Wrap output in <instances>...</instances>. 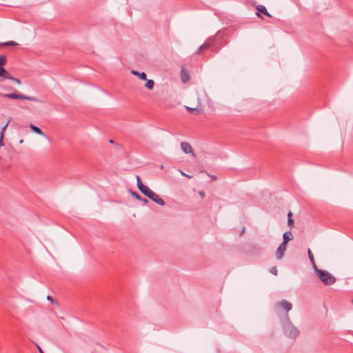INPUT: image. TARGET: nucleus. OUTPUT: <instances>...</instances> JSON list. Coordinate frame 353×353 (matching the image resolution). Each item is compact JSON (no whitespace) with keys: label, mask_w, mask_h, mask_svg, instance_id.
I'll return each mask as SVG.
<instances>
[{"label":"nucleus","mask_w":353,"mask_h":353,"mask_svg":"<svg viewBox=\"0 0 353 353\" xmlns=\"http://www.w3.org/2000/svg\"><path fill=\"white\" fill-rule=\"evenodd\" d=\"M219 36L216 34L215 36L208 38L203 45H201L197 51L196 54H199L201 52L206 49H210L214 52H217L222 47L221 41H219Z\"/></svg>","instance_id":"obj_1"},{"label":"nucleus","mask_w":353,"mask_h":353,"mask_svg":"<svg viewBox=\"0 0 353 353\" xmlns=\"http://www.w3.org/2000/svg\"><path fill=\"white\" fill-rule=\"evenodd\" d=\"M317 276L325 285H330L336 282V278L326 270L318 271Z\"/></svg>","instance_id":"obj_2"},{"label":"nucleus","mask_w":353,"mask_h":353,"mask_svg":"<svg viewBox=\"0 0 353 353\" xmlns=\"http://www.w3.org/2000/svg\"><path fill=\"white\" fill-rule=\"evenodd\" d=\"M285 334L292 338H295L299 334L298 329L292 325H288L284 329Z\"/></svg>","instance_id":"obj_3"},{"label":"nucleus","mask_w":353,"mask_h":353,"mask_svg":"<svg viewBox=\"0 0 353 353\" xmlns=\"http://www.w3.org/2000/svg\"><path fill=\"white\" fill-rule=\"evenodd\" d=\"M137 181L139 190L147 196L152 190L142 183L139 176H137Z\"/></svg>","instance_id":"obj_4"},{"label":"nucleus","mask_w":353,"mask_h":353,"mask_svg":"<svg viewBox=\"0 0 353 353\" xmlns=\"http://www.w3.org/2000/svg\"><path fill=\"white\" fill-rule=\"evenodd\" d=\"M148 197H149L150 199H152L154 202L160 205H164L165 201L162 198H161L157 194L154 192L153 191H151L148 195Z\"/></svg>","instance_id":"obj_5"},{"label":"nucleus","mask_w":353,"mask_h":353,"mask_svg":"<svg viewBox=\"0 0 353 353\" xmlns=\"http://www.w3.org/2000/svg\"><path fill=\"white\" fill-rule=\"evenodd\" d=\"M181 148L184 153H185V154L191 153L193 157H196V154H195V153L193 152L192 146L189 143H188L186 141L181 142Z\"/></svg>","instance_id":"obj_6"},{"label":"nucleus","mask_w":353,"mask_h":353,"mask_svg":"<svg viewBox=\"0 0 353 353\" xmlns=\"http://www.w3.org/2000/svg\"><path fill=\"white\" fill-rule=\"evenodd\" d=\"M276 305L277 307H282L283 310H285L286 312H288L292 308V303L286 300H284V299L276 303Z\"/></svg>","instance_id":"obj_7"},{"label":"nucleus","mask_w":353,"mask_h":353,"mask_svg":"<svg viewBox=\"0 0 353 353\" xmlns=\"http://www.w3.org/2000/svg\"><path fill=\"white\" fill-rule=\"evenodd\" d=\"M286 250V245L281 243L276 250V257L278 260H281Z\"/></svg>","instance_id":"obj_8"},{"label":"nucleus","mask_w":353,"mask_h":353,"mask_svg":"<svg viewBox=\"0 0 353 353\" xmlns=\"http://www.w3.org/2000/svg\"><path fill=\"white\" fill-rule=\"evenodd\" d=\"M3 96L6 97H8L10 99H21L34 100L33 98H31L30 97H26L25 95L18 94L16 93L4 94Z\"/></svg>","instance_id":"obj_9"},{"label":"nucleus","mask_w":353,"mask_h":353,"mask_svg":"<svg viewBox=\"0 0 353 353\" xmlns=\"http://www.w3.org/2000/svg\"><path fill=\"white\" fill-rule=\"evenodd\" d=\"M181 79L183 83H186L190 79L189 72L183 67H182L181 70Z\"/></svg>","instance_id":"obj_10"},{"label":"nucleus","mask_w":353,"mask_h":353,"mask_svg":"<svg viewBox=\"0 0 353 353\" xmlns=\"http://www.w3.org/2000/svg\"><path fill=\"white\" fill-rule=\"evenodd\" d=\"M293 239V235L291 231L285 232L283 234V242L281 243H284L287 245L288 243Z\"/></svg>","instance_id":"obj_11"},{"label":"nucleus","mask_w":353,"mask_h":353,"mask_svg":"<svg viewBox=\"0 0 353 353\" xmlns=\"http://www.w3.org/2000/svg\"><path fill=\"white\" fill-rule=\"evenodd\" d=\"M256 10H257L259 12H261V13H262V14H265V16H267V17H271L270 14V13H268V12L267 11V9L265 8V7L264 6H263V5H259V6H257V7H256Z\"/></svg>","instance_id":"obj_12"},{"label":"nucleus","mask_w":353,"mask_h":353,"mask_svg":"<svg viewBox=\"0 0 353 353\" xmlns=\"http://www.w3.org/2000/svg\"><path fill=\"white\" fill-rule=\"evenodd\" d=\"M30 128L32 129V130L33 132H34L35 133L38 134H40V135H44L43 132H42V130L38 128L37 126H35L32 124L30 125Z\"/></svg>","instance_id":"obj_13"},{"label":"nucleus","mask_w":353,"mask_h":353,"mask_svg":"<svg viewBox=\"0 0 353 353\" xmlns=\"http://www.w3.org/2000/svg\"><path fill=\"white\" fill-rule=\"evenodd\" d=\"M145 86L149 90H152L154 86V81L152 79L147 80Z\"/></svg>","instance_id":"obj_14"},{"label":"nucleus","mask_w":353,"mask_h":353,"mask_svg":"<svg viewBox=\"0 0 353 353\" xmlns=\"http://www.w3.org/2000/svg\"><path fill=\"white\" fill-rule=\"evenodd\" d=\"M10 120L9 119V120L6 122V123L3 126V128H2V129H1V132H0V136H3V137H4L5 131H6V128H7V127H8V124H9V123H10Z\"/></svg>","instance_id":"obj_15"},{"label":"nucleus","mask_w":353,"mask_h":353,"mask_svg":"<svg viewBox=\"0 0 353 353\" xmlns=\"http://www.w3.org/2000/svg\"><path fill=\"white\" fill-rule=\"evenodd\" d=\"M6 79H10V80H12L14 81H15L18 84H20L21 83V81L19 79H17V78H14V77H12L11 75H10V78H2V79H1V82L3 81L4 80Z\"/></svg>","instance_id":"obj_16"},{"label":"nucleus","mask_w":353,"mask_h":353,"mask_svg":"<svg viewBox=\"0 0 353 353\" xmlns=\"http://www.w3.org/2000/svg\"><path fill=\"white\" fill-rule=\"evenodd\" d=\"M307 254H308V257H309L310 261H311V263H314V261H314V258L313 254L312 253L310 249L307 250Z\"/></svg>","instance_id":"obj_17"},{"label":"nucleus","mask_w":353,"mask_h":353,"mask_svg":"<svg viewBox=\"0 0 353 353\" xmlns=\"http://www.w3.org/2000/svg\"><path fill=\"white\" fill-rule=\"evenodd\" d=\"M5 45H7V46H17L18 45L17 43L13 41H10L7 42H4Z\"/></svg>","instance_id":"obj_18"},{"label":"nucleus","mask_w":353,"mask_h":353,"mask_svg":"<svg viewBox=\"0 0 353 353\" xmlns=\"http://www.w3.org/2000/svg\"><path fill=\"white\" fill-rule=\"evenodd\" d=\"M288 224L290 228H293L294 225V219L292 218L288 219Z\"/></svg>","instance_id":"obj_19"},{"label":"nucleus","mask_w":353,"mask_h":353,"mask_svg":"<svg viewBox=\"0 0 353 353\" xmlns=\"http://www.w3.org/2000/svg\"><path fill=\"white\" fill-rule=\"evenodd\" d=\"M312 263L313 268L315 271V273L316 274V275H318V271H322L323 270H320L317 268V265H316L315 261H314V263Z\"/></svg>","instance_id":"obj_20"},{"label":"nucleus","mask_w":353,"mask_h":353,"mask_svg":"<svg viewBox=\"0 0 353 353\" xmlns=\"http://www.w3.org/2000/svg\"><path fill=\"white\" fill-rule=\"evenodd\" d=\"M139 76L141 79L147 80V75L145 72H143L139 73Z\"/></svg>","instance_id":"obj_21"},{"label":"nucleus","mask_w":353,"mask_h":353,"mask_svg":"<svg viewBox=\"0 0 353 353\" xmlns=\"http://www.w3.org/2000/svg\"><path fill=\"white\" fill-rule=\"evenodd\" d=\"M132 195L138 200H141V196L136 192H132Z\"/></svg>","instance_id":"obj_22"},{"label":"nucleus","mask_w":353,"mask_h":353,"mask_svg":"<svg viewBox=\"0 0 353 353\" xmlns=\"http://www.w3.org/2000/svg\"><path fill=\"white\" fill-rule=\"evenodd\" d=\"M270 272L271 273H272L273 274L276 275L277 274V272H278L276 267V266L272 267L270 268Z\"/></svg>","instance_id":"obj_23"},{"label":"nucleus","mask_w":353,"mask_h":353,"mask_svg":"<svg viewBox=\"0 0 353 353\" xmlns=\"http://www.w3.org/2000/svg\"><path fill=\"white\" fill-rule=\"evenodd\" d=\"M3 138L4 137L0 136V148L4 145Z\"/></svg>","instance_id":"obj_24"},{"label":"nucleus","mask_w":353,"mask_h":353,"mask_svg":"<svg viewBox=\"0 0 353 353\" xmlns=\"http://www.w3.org/2000/svg\"><path fill=\"white\" fill-rule=\"evenodd\" d=\"M199 194L202 199H203L205 196V192L203 191H199Z\"/></svg>","instance_id":"obj_25"},{"label":"nucleus","mask_w":353,"mask_h":353,"mask_svg":"<svg viewBox=\"0 0 353 353\" xmlns=\"http://www.w3.org/2000/svg\"><path fill=\"white\" fill-rule=\"evenodd\" d=\"M185 108H186V110H190V111L198 110L196 108H189V107H185Z\"/></svg>","instance_id":"obj_26"},{"label":"nucleus","mask_w":353,"mask_h":353,"mask_svg":"<svg viewBox=\"0 0 353 353\" xmlns=\"http://www.w3.org/2000/svg\"><path fill=\"white\" fill-rule=\"evenodd\" d=\"M47 299H48V301H51V302H53V301H54V300H53V298H52L51 296H50V295H48V296H47Z\"/></svg>","instance_id":"obj_27"},{"label":"nucleus","mask_w":353,"mask_h":353,"mask_svg":"<svg viewBox=\"0 0 353 353\" xmlns=\"http://www.w3.org/2000/svg\"><path fill=\"white\" fill-rule=\"evenodd\" d=\"M132 73L133 74H134V75H137V76H139V72H137V71H135V70H132Z\"/></svg>","instance_id":"obj_28"},{"label":"nucleus","mask_w":353,"mask_h":353,"mask_svg":"<svg viewBox=\"0 0 353 353\" xmlns=\"http://www.w3.org/2000/svg\"><path fill=\"white\" fill-rule=\"evenodd\" d=\"M292 212L290 211L288 213V219L289 218H292Z\"/></svg>","instance_id":"obj_29"},{"label":"nucleus","mask_w":353,"mask_h":353,"mask_svg":"<svg viewBox=\"0 0 353 353\" xmlns=\"http://www.w3.org/2000/svg\"><path fill=\"white\" fill-rule=\"evenodd\" d=\"M141 201H142L143 202H144V203H145L148 202V199H147L142 198V197H141Z\"/></svg>","instance_id":"obj_30"},{"label":"nucleus","mask_w":353,"mask_h":353,"mask_svg":"<svg viewBox=\"0 0 353 353\" xmlns=\"http://www.w3.org/2000/svg\"><path fill=\"white\" fill-rule=\"evenodd\" d=\"M181 174H182V175H183V176H187V177H188V178H191V176H188V175L185 174V172H182V171H181Z\"/></svg>","instance_id":"obj_31"},{"label":"nucleus","mask_w":353,"mask_h":353,"mask_svg":"<svg viewBox=\"0 0 353 353\" xmlns=\"http://www.w3.org/2000/svg\"><path fill=\"white\" fill-rule=\"evenodd\" d=\"M5 46H7V45H5L4 43H0V48Z\"/></svg>","instance_id":"obj_32"},{"label":"nucleus","mask_w":353,"mask_h":353,"mask_svg":"<svg viewBox=\"0 0 353 353\" xmlns=\"http://www.w3.org/2000/svg\"><path fill=\"white\" fill-rule=\"evenodd\" d=\"M38 349H39V351L40 353H44L41 347H38Z\"/></svg>","instance_id":"obj_33"},{"label":"nucleus","mask_w":353,"mask_h":353,"mask_svg":"<svg viewBox=\"0 0 353 353\" xmlns=\"http://www.w3.org/2000/svg\"><path fill=\"white\" fill-rule=\"evenodd\" d=\"M109 142H110V143H114L112 139H110V140H109Z\"/></svg>","instance_id":"obj_34"},{"label":"nucleus","mask_w":353,"mask_h":353,"mask_svg":"<svg viewBox=\"0 0 353 353\" xmlns=\"http://www.w3.org/2000/svg\"><path fill=\"white\" fill-rule=\"evenodd\" d=\"M352 303H353V299H352Z\"/></svg>","instance_id":"obj_35"}]
</instances>
